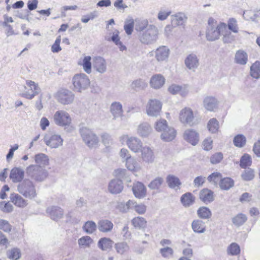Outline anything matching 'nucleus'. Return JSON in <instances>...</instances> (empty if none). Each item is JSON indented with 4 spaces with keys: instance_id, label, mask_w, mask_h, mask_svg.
Masks as SVG:
<instances>
[{
    "instance_id": "obj_1",
    "label": "nucleus",
    "mask_w": 260,
    "mask_h": 260,
    "mask_svg": "<svg viewBox=\"0 0 260 260\" xmlns=\"http://www.w3.org/2000/svg\"><path fill=\"white\" fill-rule=\"evenodd\" d=\"M226 29V25L224 23L217 24L216 21L212 18H209L208 21V26L206 30V38L208 41H213L219 38L221 34L223 35L222 40L224 43H230L234 40L233 36H230V33L224 34Z\"/></svg>"
},
{
    "instance_id": "obj_2",
    "label": "nucleus",
    "mask_w": 260,
    "mask_h": 260,
    "mask_svg": "<svg viewBox=\"0 0 260 260\" xmlns=\"http://www.w3.org/2000/svg\"><path fill=\"white\" fill-rule=\"evenodd\" d=\"M26 173L31 180L38 182L44 181L48 176V171L42 166L30 165L26 168Z\"/></svg>"
},
{
    "instance_id": "obj_3",
    "label": "nucleus",
    "mask_w": 260,
    "mask_h": 260,
    "mask_svg": "<svg viewBox=\"0 0 260 260\" xmlns=\"http://www.w3.org/2000/svg\"><path fill=\"white\" fill-rule=\"evenodd\" d=\"M158 35L157 28L153 25H150L147 29L139 34V40L143 44H152L157 41Z\"/></svg>"
},
{
    "instance_id": "obj_4",
    "label": "nucleus",
    "mask_w": 260,
    "mask_h": 260,
    "mask_svg": "<svg viewBox=\"0 0 260 260\" xmlns=\"http://www.w3.org/2000/svg\"><path fill=\"white\" fill-rule=\"evenodd\" d=\"M72 82L73 90L80 93L87 89L90 85L88 77L83 73L75 74L72 78Z\"/></svg>"
},
{
    "instance_id": "obj_5",
    "label": "nucleus",
    "mask_w": 260,
    "mask_h": 260,
    "mask_svg": "<svg viewBox=\"0 0 260 260\" xmlns=\"http://www.w3.org/2000/svg\"><path fill=\"white\" fill-rule=\"evenodd\" d=\"M18 191L24 197L29 199H33L37 196L35 186L29 179H25L17 186Z\"/></svg>"
},
{
    "instance_id": "obj_6",
    "label": "nucleus",
    "mask_w": 260,
    "mask_h": 260,
    "mask_svg": "<svg viewBox=\"0 0 260 260\" xmlns=\"http://www.w3.org/2000/svg\"><path fill=\"white\" fill-rule=\"evenodd\" d=\"M53 118L55 124L60 126H69L72 122L70 115L62 110L55 112Z\"/></svg>"
},
{
    "instance_id": "obj_7",
    "label": "nucleus",
    "mask_w": 260,
    "mask_h": 260,
    "mask_svg": "<svg viewBox=\"0 0 260 260\" xmlns=\"http://www.w3.org/2000/svg\"><path fill=\"white\" fill-rule=\"evenodd\" d=\"M24 88L25 91L21 94V96L28 100L32 99L41 91L38 84L31 80L26 81Z\"/></svg>"
},
{
    "instance_id": "obj_8",
    "label": "nucleus",
    "mask_w": 260,
    "mask_h": 260,
    "mask_svg": "<svg viewBox=\"0 0 260 260\" xmlns=\"http://www.w3.org/2000/svg\"><path fill=\"white\" fill-rule=\"evenodd\" d=\"M81 136L85 144L89 147H92L99 142L97 136L86 127H82L80 129Z\"/></svg>"
},
{
    "instance_id": "obj_9",
    "label": "nucleus",
    "mask_w": 260,
    "mask_h": 260,
    "mask_svg": "<svg viewBox=\"0 0 260 260\" xmlns=\"http://www.w3.org/2000/svg\"><path fill=\"white\" fill-rule=\"evenodd\" d=\"M162 104L158 100H150L146 106V113L149 116L157 117L160 115Z\"/></svg>"
},
{
    "instance_id": "obj_10",
    "label": "nucleus",
    "mask_w": 260,
    "mask_h": 260,
    "mask_svg": "<svg viewBox=\"0 0 260 260\" xmlns=\"http://www.w3.org/2000/svg\"><path fill=\"white\" fill-rule=\"evenodd\" d=\"M75 98L74 94L70 90L62 89L56 94L57 101L62 105H69L73 103Z\"/></svg>"
},
{
    "instance_id": "obj_11",
    "label": "nucleus",
    "mask_w": 260,
    "mask_h": 260,
    "mask_svg": "<svg viewBox=\"0 0 260 260\" xmlns=\"http://www.w3.org/2000/svg\"><path fill=\"white\" fill-rule=\"evenodd\" d=\"M63 139L59 135H52L50 137L45 136L44 141L51 148H57L62 145Z\"/></svg>"
},
{
    "instance_id": "obj_12",
    "label": "nucleus",
    "mask_w": 260,
    "mask_h": 260,
    "mask_svg": "<svg viewBox=\"0 0 260 260\" xmlns=\"http://www.w3.org/2000/svg\"><path fill=\"white\" fill-rule=\"evenodd\" d=\"M110 112L113 116V119H122L123 115V106L119 102H114L111 103L110 106Z\"/></svg>"
},
{
    "instance_id": "obj_13",
    "label": "nucleus",
    "mask_w": 260,
    "mask_h": 260,
    "mask_svg": "<svg viewBox=\"0 0 260 260\" xmlns=\"http://www.w3.org/2000/svg\"><path fill=\"white\" fill-rule=\"evenodd\" d=\"M179 118L180 121L190 126L193 125L194 116L192 111L189 108H185L180 113Z\"/></svg>"
},
{
    "instance_id": "obj_14",
    "label": "nucleus",
    "mask_w": 260,
    "mask_h": 260,
    "mask_svg": "<svg viewBox=\"0 0 260 260\" xmlns=\"http://www.w3.org/2000/svg\"><path fill=\"white\" fill-rule=\"evenodd\" d=\"M183 138L187 142L195 146L199 141V134L194 129H187L184 133Z\"/></svg>"
},
{
    "instance_id": "obj_15",
    "label": "nucleus",
    "mask_w": 260,
    "mask_h": 260,
    "mask_svg": "<svg viewBox=\"0 0 260 260\" xmlns=\"http://www.w3.org/2000/svg\"><path fill=\"white\" fill-rule=\"evenodd\" d=\"M171 23L175 27L184 26L186 22L187 17L182 12H178L171 15Z\"/></svg>"
},
{
    "instance_id": "obj_16",
    "label": "nucleus",
    "mask_w": 260,
    "mask_h": 260,
    "mask_svg": "<svg viewBox=\"0 0 260 260\" xmlns=\"http://www.w3.org/2000/svg\"><path fill=\"white\" fill-rule=\"evenodd\" d=\"M170 50L166 46H161L157 48L155 51V57L156 59L161 62L167 60L169 56Z\"/></svg>"
},
{
    "instance_id": "obj_17",
    "label": "nucleus",
    "mask_w": 260,
    "mask_h": 260,
    "mask_svg": "<svg viewBox=\"0 0 260 260\" xmlns=\"http://www.w3.org/2000/svg\"><path fill=\"white\" fill-rule=\"evenodd\" d=\"M142 160L147 164L152 163L155 158L154 153L151 148L147 146H143L140 150Z\"/></svg>"
},
{
    "instance_id": "obj_18",
    "label": "nucleus",
    "mask_w": 260,
    "mask_h": 260,
    "mask_svg": "<svg viewBox=\"0 0 260 260\" xmlns=\"http://www.w3.org/2000/svg\"><path fill=\"white\" fill-rule=\"evenodd\" d=\"M127 146L134 153H138L143 147L140 139L136 137H130L127 141Z\"/></svg>"
},
{
    "instance_id": "obj_19",
    "label": "nucleus",
    "mask_w": 260,
    "mask_h": 260,
    "mask_svg": "<svg viewBox=\"0 0 260 260\" xmlns=\"http://www.w3.org/2000/svg\"><path fill=\"white\" fill-rule=\"evenodd\" d=\"M46 212L52 220L56 221L61 219L63 215V210L58 206L47 208Z\"/></svg>"
},
{
    "instance_id": "obj_20",
    "label": "nucleus",
    "mask_w": 260,
    "mask_h": 260,
    "mask_svg": "<svg viewBox=\"0 0 260 260\" xmlns=\"http://www.w3.org/2000/svg\"><path fill=\"white\" fill-rule=\"evenodd\" d=\"M218 103L217 99L212 96H206L203 101L204 108L209 111H214L217 109Z\"/></svg>"
},
{
    "instance_id": "obj_21",
    "label": "nucleus",
    "mask_w": 260,
    "mask_h": 260,
    "mask_svg": "<svg viewBox=\"0 0 260 260\" xmlns=\"http://www.w3.org/2000/svg\"><path fill=\"white\" fill-rule=\"evenodd\" d=\"M123 183L119 179L112 180L109 183L108 190L112 194L121 192L123 189Z\"/></svg>"
},
{
    "instance_id": "obj_22",
    "label": "nucleus",
    "mask_w": 260,
    "mask_h": 260,
    "mask_svg": "<svg viewBox=\"0 0 260 260\" xmlns=\"http://www.w3.org/2000/svg\"><path fill=\"white\" fill-rule=\"evenodd\" d=\"M132 189L134 194L137 198L142 199L146 195V188L141 182H137L134 183Z\"/></svg>"
},
{
    "instance_id": "obj_23",
    "label": "nucleus",
    "mask_w": 260,
    "mask_h": 260,
    "mask_svg": "<svg viewBox=\"0 0 260 260\" xmlns=\"http://www.w3.org/2000/svg\"><path fill=\"white\" fill-rule=\"evenodd\" d=\"M24 176V171L18 167L13 168L10 174V178L13 182L17 183L21 182Z\"/></svg>"
},
{
    "instance_id": "obj_24",
    "label": "nucleus",
    "mask_w": 260,
    "mask_h": 260,
    "mask_svg": "<svg viewBox=\"0 0 260 260\" xmlns=\"http://www.w3.org/2000/svg\"><path fill=\"white\" fill-rule=\"evenodd\" d=\"M126 168L133 172H139L142 169V166L135 157H131L125 162Z\"/></svg>"
},
{
    "instance_id": "obj_25",
    "label": "nucleus",
    "mask_w": 260,
    "mask_h": 260,
    "mask_svg": "<svg viewBox=\"0 0 260 260\" xmlns=\"http://www.w3.org/2000/svg\"><path fill=\"white\" fill-rule=\"evenodd\" d=\"M166 182L168 186L172 189L178 190L180 188L181 182L180 179L176 176L170 174L166 178Z\"/></svg>"
},
{
    "instance_id": "obj_26",
    "label": "nucleus",
    "mask_w": 260,
    "mask_h": 260,
    "mask_svg": "<svg viewBox=\"0 0 260 260\" xmlns=\"http://www.w3.org/2000/svg\"><path fill=\"white\" fill-rule=\"evenodd\" d=\"M200 199L206 204L210 203L214 200L213 192L207 188H204L200 192Z\"/></svg>"
},
{
    "instance_id": "obj_27",
    "label": "nucleus",
    "mask_w": 260,
    "mask_h": 260,
    "mask_svg": "<svg viewBox=\"0 0 260 260\" xmlns=\"http://www.w3.org/2000/svg\"><path fill=\"white\" fill-rule=\"evenodd\" d=\"M10 200L16 206L19 208H24L28 204L27 201L17 193L11 194L10 196Z\"/></svg>"
},
{
    "instance_id": "obj_28",
    "label": "nucleus",
    "mask_w": 260,
    "mask_h": 260,
    "mask_svg": "<svg viewBox=\"0 0 260 260\" xmlns=\"http://www.w3.org/2000/svg\"><path fill=\"white\" fill-rule=\"evenodd\" d=\"M98 228L101 232H110L113 228V224L111 221L108 219L100 220L98 222Z\"/></svg>"
},
{
    "instance_id": "obj_29",
    "label": "nucleus",
    "mask_w": 260,
    "mask_h": 260,
    "mask_svg": "<svg viewBox=\"0 0 260 260\" xmlns=\"http://www.w3.org/2000/svg\"><path fill=\"white\" fill-rule=\"evenodd\" d=\"M165 82V79L162 76L156 74L152 77L150 84L153 88L159 89L161 88Z\"/></svg>"
},
{
    "instance_id": "obj_30",
    "label": "nucleus",
    "mask_w": 260,
    "mask_h": 260,
    "mask_svg": "<svg viewBox=\"0 0 260 260\" xmlns=\"http://www.w3.org/2000/svg\"><path fill=\"white\" fill-rule=\"evenodd\" d=\"M151 126L146 122H144L138 126L137 134L141 137H147L152 132Z\"/></svg>"
},
{
    "instance_id": "obj_31",
    "label": "nucleus",
    "mask_w": 260,
    "mask_h": 260,
    "mask_svg": "<svg viewBox=\"0 0 260 260\" xmlns=\"http://www.w3.org/2000/svg\"><path fill=\"white\" fill-rule=\"evenodd\" d=\"M113 243L110 238L104 237L99 240L98 246L103 251H109L112 248Z\"/></svg>"
},
{
    "instance_id": "obj_32",
    "label": "nucleus",
    "mask_w": 260,
    "mask_h": 260,
    "mask_svg": "<svg viewBox=\"0 0 260 260\" xmlns=\"http://www.w3.org/2000/svg\"><path fill=\"white\" fill-rule=\"evenodd\" d=\"M176 136V131L173 127L169 126L161 134L160 137L162 140L166 142L172 141Z\"/></svg>"
},
{
    "instance_id": "obj_33",
    "label": "nucleus",
    "mask_w": 260,
    "mask_h": 260,
    "mask_svg": "<svg viewBox=\"0 0 260 260\" xmlns=\"http://www.w3.org/2000/svg\"><path fill=\"white\" fill-rule=\"evenodd\" d=\"M195 197L190 192H186L182 195L180 202L185 207H189L194 202Z\"/></svg>"
},
{
    "instance_id": "obj_34",
    "label": "nucleus",
    "mask_w": 260,
    "mask_h": 260,
    "mask_svg": "<svg viewBox=\"0 0 260 260\" xmlns=\"http://www.w3.org/2000/svg\"><path fill=\"white\" fill-rule=\"evenodd\" d=\"M34 159L36 163L35 165L42 166L44 168L49 163L48 156L44 153H41L35 155Z\"/></svg>"
},
{
    "instance_id": "obj_35",
    "label": "nucleus",
    "mask_w": 260,
    "mask_h": 260,
    "mask_svg": "<svg viewBox=\"0 0 260 260\" xmlns=\"http://www.w3.org/2000/svg\"><path fill=\"white\" fill-rule=\"evenodd\" d=\"M191 228L196 233H204L206 231V226L204 222L199 219L193 220L191 223Z\"/></svg>"
},
{
    "instance_id": "obj_36",
    "label": "nucleus",
    "mask_w": 260,
    "mask_h": 260,
    "mask_svg": "<svg viewBox=\"0 0 260 260\" xmlns=\"http://www.w3.org/2000/svg\"><path fill=\"white\" fill-rule=\"evenodd\" d=\"M247 54L243 50H238L235 54V60L236 63L244 65L247 61Z\"/></svg>"
},
{
    "instance_id": "obj_37",
    "label": "nucleus",
    "mask_w": 260,
    "mask_h": 260,
    "mask_svg": "<svg viewBox=\"0 0 260 260\" xmlns=\"http://www.w3.org/2000/svg\"><path fill=\"white\" fill-rule=\"evenodd\" d=\"M147 86V83L140 79L133 81L131 85V88L136 91L143 90Z\"/></svg>"
},
{
    "instance_id": "obj_38",
    "label": "nucleus",
    "mask_w": 260,
    "mask_h": 260,
    "mask_svg": "<svg viewBox=\"0 0 260 260\" xmlns=\"http://www.w3.org/2000/svg\"><path fill=\"white\" fill-rule=\"evenodd\" d=\"M199 217L203 219H208L211 217L212 213L210 210L206 207H201L197 211Z\"/></svg>"
},
{
    "instance_id": "obj_39",
    "label": "nucleus",
    "mask_w": 260,
    "mask_h": 260,
    "mask_svg": "<svg viewBox=\"0 0 260 260\" xmlns=\"http://www.w3.org/2000/svg\"><path fill=\"white\" fill-rule=\"evenodd\" d=\"M234 181L229 177L221 179L219 183L220 187L223 190H229L234 186Z\"/></svg>"
},
{
    "instance_id": "obj_40",
    "label": "nucleus",
    "mask_w": 260,
    "mask_h": 260,
    "mask_svg": "<svg viewBox=\"0 0 260 260\" xmlns=\"http://www.w3.org/2000/svg\"><path fill=\"white\" fill-rule=\"evenodd\" d=\"M98 228V225L93 221H86L83 226V231L88 234H92Z\"/></svg>"
},
{
    "instance_id": "obj_41",
    "label": "nucleus",
    "mask_w": 260,
    "mask_h": 260,
    "mask_svg": "<svg viewBox=\"0 0 260 260\" xmlns=\"http://www.w3.org/2000/svg\"><path fill=\"white\" fill-rule=\"evenodd\" d=\"M146 220L142 217H135L132 220V223L134 227L139 229H144L146 226Z\"/></svg>"
},
{
    "instance_id": "obj_42",
    "label": "nucleus",
    "mask_w": 260,
    "mask_h": 260,
    "mask_svg": "<svg viewBox=\"0 0 260 260\" xmlns=\"http://www.w3.org/2000/svg\"><path fill=\"white\" fill-rule=\"evenodd\" d=\"M114 247L117 253L120 254H123L129 250V246L125 242H121L115 244Z\"/></svg>"
},
{
    "instance_id": "obj_43",
    "label": "nucleus",
    "mask_w": 260,
    "mask_h": 260,
    "mask_svg": "<svg viewBox=\"0 0 260 260\" xmlns=\"http://www.w3.org/2000/svg\"><path fill=\"white\" fill-rule=\"evenodd\" d=\"M240 253L239 245L235 242L231 243L227 248V253L231 255H237Z\"/></svg>"
},
{
    "instance_id": "obj_44",
    "label": "nucleus",
    "mask_w": 260,
    "mask_h": 260,
    "mask_svg": "<svg viewBox=\"0 0 260 260\" xmlns=\"http://www.w3.org/2000/svg\"><path fill=\"white\" fill-rule=\"evenodd\" d=\"M93 242V240L88 236H83L78 240L79 246L83 248L90 247Z\"/></svg>"
},
{
    "instance_id": "obj_45",
    "label": "nucleus",
    "mask_w": 260,
    "mask_h": 260,
    "mask_svg": "<svg viewBox=\"0 0 260 260\" xmlns=\"http://www.w3.org/2000/svg\"><path fill=\"white\" fill-rule=\"evenodd\" d=\"M247 218L246 216L242 213H240L233 218V223L237 226H239L243 224Z\"/></svg>"
},
{
    "instance_id": "obj_46",
    "label": "nucleus",
    "mask_w": 260,
    "mask_h": 260,
    "mask_svg": "<svg viewBox=\"0 0 260 260\" xmlns=\"http://www.w3.org/2000/svg\"><path fill=\"white\" fill-rule=\"evenodd\" d=\"M185 65H197L199 64V59L196 54H188L184 59Z\"/></svg>"
},
{
    "instance_id": "obj_47",
    "label": "nucleus",
    "mask_w": 260,
    "mask_h": 260,
    "mask_svg": "<svg viewBox=\"0 0 260 260\" xmlns=\"http://www.w3.org/2000/svg\"><path fill=\"white\" fill-rule=\"evenodd\" d=\"M159 252L161 256L165 258L170 259L173 256L174 250L169 247L166 246L164 248H160Z\"/></svg>"
},
{
    "instance_id": "obj_48",
    "label": "nucleus",
    "mask_w": 260,
    "mask_h": 260,
    "mask_svg": "<svg viewBox=\"0 0 260 260\" xmlns=\"http://www.w3.org/2000/svg\"><path fill=\"white\" fill-rule=\"evenodd\" d=\"M245 137L243 135H238L235 137L233 142L234 145L238 147H242L246 144Z\"/></svg>"
},
{
    "instance_id": "obj_49",
    "label": "nucleus",
    "mask_w": 260,
    "mask_h": 260,
    "mask_svg": "<svg viewBox=\"0 0 260 260\" xmlns=\"http://www.w3.org/2000/svg\"><path fill=\"white\" fill-rule=\"evenodd\" d=\"M169 127L165 119H160L157 121L154 124V127L157 132H163Z\"/></svg>"
},
{
    "instance_id": "obj_50",
    "label": "nucleus",
    "mask_w": 260,
    "mask_h": 260,
    "mask_svg": "<svg viewBox=\"0 0 260 260\" xmlns=\"http://www.w3.org/2000/svg\"><path fill=\"white\" fill-rule=\"evenodd\" d=\"M164 181L162 177H157L149 183L148 187L151 189H157L161 186Z\"/></svg>"
},
{
    "instance_id": "obj_51",
    "label": "nucleus",
    "mask_w": 260,
    "mask_h": 260,
    "mask_svg": "<svg viewBox=\"0 0 260 260\" xmlns=\"http://www.w3.org/2000/svg\"><path fill=\"white\" fill-rule=\"evenodd\" d=\"M207 126L210 132L215 133L219 128V123L215 118H212L209 121Z\"/></svg>"
},
{
    "instance_id": "obj_52",
    "label": "nucleus",
    "mask_w": 260,
    "mask_h": 260,
    "mask_svg": "<svg viewBox=\"0 0 260 260\" xmlns=\"http://www.w3.org/2000/svg\"><path fill=\"white\" fill-rule=\"evenodd\" d=\"M149 25L147 20H139L136 24V30L140 32H142L147 29Z\"/></svg>"
},
{
    "instance_id": "obj_53",
    "label": "nucleus",
    "mask_w": 260,
    "mask_h": 260,
    "mask_svg": "<svg viewBox=\"0 0 260 260\" xmlns=\"http://www.w3.org/2000/svg\"><path fill=\"white\" fill-rule=\"evenodd\" d=\"M20 251L17 248H13L7 252V256L13 260H17L20 257Z\"/></svg>"
},
{
    "instance_id": "obj_54",
    "label": "nucleus",
    "mask_w": 260,
    "mask_h": 260,
    "mask_svg": "<svg viewBox=\"0 0 260 260\" xmlns=\"http://www.w3.org/2000/svg\"><path fill=\"white\" fill-rule=\"evenodd\" d=\"M134 205L133 201L129 200L126 203H120L118 205L119 210L123 212H127L129 209H132V205Z\"/></svg>"
},
{
    "instance_id": "obj_55",
    "label": "nucleus",
    "mask_w": 260,
    "mask_h": 260,
    "mask_svg": "<svg viewBox=\"0 0 260 260\" xmlns=\"http://www.w3.org/2000/svg\"><path fill=\"white\" fill-rule=\"evenodd\" d=\"M251 164V157L247 154H245L240 159V166L242 168L250 166Z\"/></svg>"
},
{
    "instance_id": "obj_56",
    "label": "nucleus",
    "mask_w": 260,
    "mask_h": 260,
    "mask_svg": "<svg viewBox=\"0 0 260 260\" xmlns=\"http://www.w3.org/2000/svg\"><path fill=\"white\" fill-rule=\"evenodd\" d=\"M241 176L243 180L250 181L254 178V171L252 169L248 168L242 173Z\"/></svg>"
},
{
    "instance_id": "obj_57",
    "label": "nucleus",
    "mask_w": 260,
    "mask_h": 260,
    "mask_svg": "<svg viewBox=\"0 0 260 260\" xmlns=\"http://www.w3.org/2000/svg\"><path fill=\"white\" fill-rule=\"evenodd\" d=\"M134 205H132V209H134L138 213L142 214L145 213L146 207L142 204H138L136 202L133 201Z\"/></svg>"
},
{
    "instance_id": "obj_58",
    "label": "nucleus",
    "mask_w": 260,
    "mask_h": 260,
    "mask_svg": "<svg viewBox=\"0 0 260 260\" xmlns=\"http://www.w3.org/2000/svg\"><path fill=\"white\" fill-rule=\"evenodd\" d=\"M0 229L6 233H9L11 231L12 226L7 220L0 219Z\"/></svg>"
},
{
    "instance_id": "obj_59",
    "label": "nucleus",
    "mask_w": 260,
    "mask_h": 260,
    "mask_svg": "<svg viewBox=\"0 0 260 260\" xmlns=\"http://www.w3.org/2000/svg\"><path fill=\"white\" fill-rule=\"evenodd\" d=\"M0 209L5 213H9L13 211V207L9 202H2L0 203Z\"/></svg>"
},
{
    "instance_id": "obj_60",
    "label": "nucleus",
    "mask_w": 260,
    "mask_h": 260,
    "mask_svg": "<svg viewBox=\"0 0 260 260\" xmlns=\"http://www.w3.org/2000/svg\"><path fill=\"white\" fill-rule=\"evenodd\" d=\"M210 182H213L214 183H217L219 181H220L221 179V175L218 172H214L209 175L207 178Z\"/></svg>"
},
{
    "instance_id": "obj_61",
    "label": "nucleus",
    "mask_w": 260,
    "mask_h": 260,
    "mask_svg": "<svg viewBox=\"0 0 260 260\" xmlns=\"http://www.w3.org/2000/svg\"><path fill=\"white\" fill-rule=\"evenodd\" d=\"M119 156L122 159L123 162H126L127 159H129L132 156L128 150L125 148H122L119 152Z\"/></svg>"
},
{
    "instance_id": "obj_62",
    "label": "nucleus",
    "mask_w": 260,
    "mask_h": 260,
    "mask_svg": "<svg viewBox=\"0 0 260 260\" xmlns=\"http://www.w3.org/2000/svg\"><path fill=\"white\" fill-rule=\"evenodd\" d=\"M222 159V153L221 152H217L211 156L210 158V162L212 164H216L220 162Z\"/></svg>"
},
{
    "instance_id": "obj_63",
    "label": "nucleus",
    "mask_w": 260,
    "mask_h": 260,
    "mask_svg": "<svg viewBox=\"0 0 260 260\" xmlns=\"http://www.w3.org/2000/svg\"><path fill=\"white\" fill-rule=\"evenodd\" d=\"M250 75L255 79L260 77V66H250Z\"/></svg>"
},
{
    "instance_id": "obj_64",
    "label": "nucleus",
    "mask_w": 260,
    "mask_h": 260,
    "mask_svg": "<svg viewBox=\"0 0 260 260\" xmlns=\"http://www.w3.org/2000/svg\"><path fill=\"white\" fill-rule=\"evenodd\" d=\"M229 29L233 31L234 32H238V27L237 24V21L234 18H231L229 20L228 22Z\"/></svg>"
}]
</instances>
